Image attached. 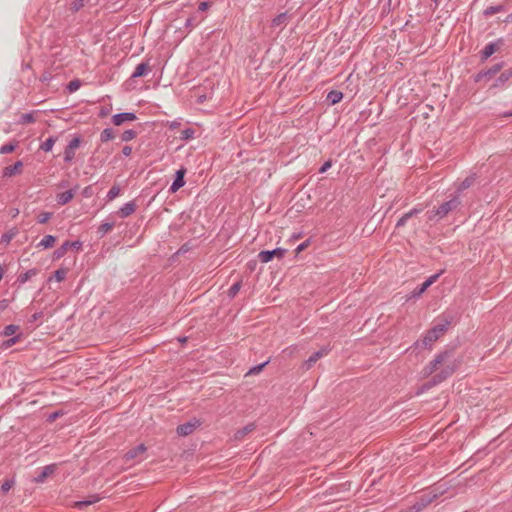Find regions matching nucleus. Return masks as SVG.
I'll return each instance as SVG.
<instances>
[{"instance_id":"f257e3e1","label":"nucleus","mask_w":512,"mask_h":512,"mask_svg":"<svg viewBox=\"0 0 512 512\" xmlns=\"http://www.w3.org/2000/svg\"><path fill=\"white\" fill-rule=\"evenodd\" d=\"M460 205V199L456 195L452 197L449 201H446L442 203L437 209H432L427 212V218L428 220H434V219H442L444 218L449 212L453 211Z\"/></svg>"},{"instance_id":"f03ea898","label":"nucleus","mask_w":512,"mask_h":512,"mask_svg":"<svg viewBox=\"0 0 512 512\" xmlns=\"http://www.w3.org/2000/svg\"><path fill=\"white\" fill-rule=\"evenodd\" d=\"M442 494L439 489H433L427 493L422 494L417 498V500L413 503L412 509L414 512H421L424 508H426L429 504H431L438 496Z\"/></svg>"},{"instance_id":"7ed1b4c3","label":"nucleus","mask_w":512,"mask_h":512,"mask_svg":"<svg viewBox=\"0 0 512 512\" xmlns=\"http://www.w3.org/2000/svg\"><path fill=\"white\" fill-rule=\"evenodd\" d=\"M445 367L437 374H435L429 381L430 386H434L440 384L448 377H450L456 370L457 364L455 361L449 360L445 365Z\"/></svg>"},{"instance_id":"20e7f679","label":"nucleus","mask_w":512,"mask_h":512,"mask_svg":"<svg viewBox=\"0 0 512 512\" xmlns=\"http://www.w3.org/2000/svg\"><path fill=\"white\" fill-rule=\"evenodd\" d=\"M452 357V351H443L436 355L434 360H432L425 368L424 372L427 375L433 374L439 365H445Z\"/></svg>"},{"instance_id":"39448f33","label":"nucleus","mask_w":512,"mask_h":512,"mask_svg":"<svg viewBox=\"0 0 512 512\" xmlns=\"http://www.w3.org/2000/svg\"><path fill=\"white\" fill-rule=\"evenodd\" d=\"M504 67V62H498L494 65H492L490 68H488L487 70H482L480 71L479 73H477L475 76H474V81L475 82H480L482 81L483 79H487V80H490L492 77H494L497 73H499L502 68Z\"/></svg>"},{"instance_id":"423d86ee","label":"nucleus","mask_w":512,"mask_h":512,"mask_svg":"<svg viewBox=\"0 0 512 512\" xmlns=\"http://www.w3.org/2000/svg\"><path fill=\"white\" fill-rule=\"evenodd\" d=\"M439 338L437 335L432 334V330L429 329L426 334L423 336L422 339L417 340L411 347V348H422V349H432L433 344L438 340Z\"/></svg>"},{"instance_id":"0eeeda50","label":"nucleus","mask_w":512,"mask_h":512,"mask_svg":"<svg viewBox=\"0 0 512 512\" xmlns=\"http://www.w3.org/2000/svg\"><path fill=\"white\" fill-rule=\"evenodd\" d=\"M286 252H287V250L284 248H276L273 250H264L258 254V258L262 263H268L275 257L278 259H282L285 256Z\"/></svg>"},{"instance_id":"6e6552de","label":"nucleus","mask_w":512,"mask_h":512,"mask_svg":"<svg viewBox=\"0 0 512 512\" xmlns=\"http://www.w3.org/2000/svg\"><path fill=\"white\" fill-rule=\"evenodd\" d=\"M81 144V138L80 137H74L66 146L64 150V161L66 163H70L75 158V150L80 146Z\"/></svg>"},{"instance_id":"1a4fd4ad","label":"nucleus","mask_w":512,"mask_h":512,"mask_svg":"<svg viewBox=\"0 0 512 512\" xmlns=\"http://www.w3.org/2000/svg\"><path fill=\"white\" fill-rule=\"evenodd\" d=\"M201 425L200 420L194 418L184 424L177 427V434L180 436H188L194 432V430Z\"/></svg>"},{"instance_id":"9d476101","label":"nucleus","mask_w":512,"mask_h":512,"mask_svg":"<svg viewBox=\"0 0 512 512\" xmlns=\"http://www.w3.org/2000/svg\"><path fill=\"white\" fill-rule=\"evenodd\" d=\"M330 347L329 346H324L322 347L320 350L314 352L305 362H304V367L306 368V370H309L310 368L313 367V365L319 360L321 359L322 357L328 355V353L330 352Z\"/></svg>"},{"instance_id":"9b49d317","label":"nucleus","mask_w":512,"mask_h":512,"mask_svg":"<svg viewBox=\"0 0 512 512\" xmlns=\"http://www.w3.org/2000/svg\"><path fill=\"white\" fill-rule=\"evenodd\" d=\"M185 174H186V168H184V167H181L180 169H178L176 171L175 179L169 188V191L171 193L177 192L180 188H182L185 185V180H184Z\"/></svg>"},{"instance_id":"f8f14e48","label":"nucleus","mask_w":512,"mask_h":512,"mask_svg":"<svg viewBox=\"0 0 512 512\" xmlns=\"http://www.w3.org/2000/svg\"><path fill=\"white\" fill-rule=\"evenodd\" d=\"M502 43L503 41L501 39L497 40L496 42L488 43L480 53L481 60L486 61L490 56H492L496 51L500 49Z\"/></svg>"},{"instance_id":"ddd939ff","label":"nucleus","mask_w":512,"mask_h":512,"mask_svg":"<svg viewBox=\"0 0 512 512\" xmlns=\"http://www.w3.org/2000/svg\"><path fill=\"white\" fill-rule=\"evenodd\" d=\"M137 119V116L135 115V113H132V112H123V113H118V114H115L112 116V123L115 125V126H120L122 125L124 122H127V121H134Z\"/></svg>"},{"instance_id":"4468645a","label":"nucleus","mask_w":512,"mask_h":512,"mask_svg":"<svg viewBox=\"0 0 512 512\" xmlns=\"http://www.w3.org/2000/svg\"><path fill=\"white\" fill-rule=\"evenodd\" d=\"M23 168V162L21 160L16 161L15 164L7 166L3 169L2 176L5 178L13 177L21 174Z\"/></svg>"},{"instance_id":"2eb2a0df","label":"nucleus","mask_w":512,"mask_h":512,"mask_svg":"<svg viewBox=\"0 0 512 512\" xmlns=\"http://www.w3.org/2000/svg\"><path fill=\"white\" fill-rule=\"evenodd\" d=\"M56 470V464H50L42 468L39 474L34 478V482L43 483Z\"/></svg>"},{"instance_id":"dca6fc26","label":"nucleus","mask_w":512,"mask_h":512,"mask_svg":"<svg viewBox=\"0 0 512 512\" xmlns=\"http://www.w3.org/2000/svg\"><path fill=\"white\" fill-rule=\"evenodd\" d=\"M512 79V68L504 70L499 77L495 80L492 87L493 88H502L506 85V83Z\"/></svg>"},{"instance_id":"f3484780","label":"nucleus","mask_w":512,"mask_h":512,"mask_svg":"<svg viewBox=\"0 0 512 512\" xmlns=\"http://www.w3.org/2000/svg\"><path fill=\"white\" fill-rule=\"evenodd\" d=\"M451 322L452 318L443 319L442 323H438L431 328L432 334H435L437 335L438 338H440L448 330V327L450 326Z\"/></svg>"},{"instance_id":"a211bd4d","label":"nucleus","mask_w":512,"mask_h":512,"mask_svg":"<svg viewBox=\"0 0 512 512\" xmlns=\"http://www.w3.org/2000/svg\"><path fill=\"white\" fill-rule=\"evenodd\" d=\"M136 210V204L134 201L125 203L118 211L117 214L120 218H126L133 214Z\"/></svg>"},{"instance_id":"6ab92c4d","label":"nucleus","mask_w":512,"mask_h":512,"mask_svg":"<svg viewBox=\"0 0 512 512\" xmlns=\"http://www.w3.org/2000/svg\"><path fill=\"white\" fill-rule=\"evenodd\" d=\"M150 71H151V67L149 65V62L148 61L142 62L136 66L131 77L132 78L143 77V76H146Z\"/></svg>"},{"instance_id":"aec40b11","label":"nucleus","mask_w":512,"mask_h":512,"mask_svg":"<svg viewBox=\"0 0 512 512\" xmlns=\"http://www.w3.org/2000/svg\"><path fill=\"white\" fill-rule=\"evenodd\" d=\"M147 448L144 444H139L138 446L130 449L125 454L126 461L137 458L139 455H142L146 452Z\"/></svg>"},{"instance_id":"412c9836","label":"nucleus","mask_w":512,"mask_h":512,"mask_svg":"<svg viewBox=\"0 0 512 512\" xmlns=\"http://www.w3.org/2000/svg\"><path fill=\"white\" fill-rule=\"evenodd\" d=\"M256 429V425L254 423H249L243 428L237 430L234 434V439L236 441H241L247 434L251 433Z\"/></svg>"},{"instance_id":"4be33fe9","label":"nucleus","mask_w":512,"mask_h":512,"mask_svg":"<svg viewBox=\"0 0 512 512\" xmlns=\"http://www.w3.org/2000/svg\"><path fill=\"white\" fill-rule=\"evenodd\" d=\"M476 174H471L469 175L468 177H466L460 184L459 186L457 187L456 189V192L457 193H461L463 192L464 190L468 189L469 187H471L474 182L476 181Z\"/></svg>"},{"instance_id":"5701e85b","label":"nucleus","mask_w":512,"mask_h":512,"mask_svg":"<svg viewBox=\"0 0 512 512\" xmlns=\"http://www.w3.org/2000/svg\"><path fill=\"white\" fill-rule=\"evenodd\" d=\"M422 211V209H418V208H413L412 210H410L409 212L405 213L396 223V227L399 228V227H403L405 226V224L407 223V221L413 217L414 215H417L418 213H420Z\"/></svg>"},{"instance_id":"b1692460","label":"nucleus","mask_w":512,"mask_h":512,"mask_svg":"<svg viewBox=\"0 0 512 512\" xmlns=\"http://www.w3.org/2000/svg\"><path fill=\"white\" fill-rule=\"evenodd\" d=\"M343 98V93L338 90H331L326 97L327 102L330 105H335L339 103Z\"/></svg>"},{"instance_id":"393cba45","label":"nucleus","mask_w":512,"mask_h":512,"mask_svg":"<svg viewBox=\"0 0 512 512\" xmlns=\"http://www.w3.org/2000/svg\"><path fill=\"white\" fill-rule=\"evenodd\" d=\"M73 197H74L73 191L67 190L65 192L58 194L56 200L59 205H65L68 202H70L73 199Z\"/></svg>"},{"instance_id":"a878e982","label":"nucleus","mask_w":512,"mask_h":512,"mask_svg":"<svg viewBox=\"0 0 512 512\" xmlns=\"http://www.w3.org/2000/svg\"><path fill=\"white\" fill-rule=\"evenodd\" d=\"M38 272H39L38 269L33 268V269L26 271L25 273H21L17 278V282L19 284H24L28 280H30L32 277L36 276L38 274Z\"/></svg>"},{"instance_id":"bb28decb","label":"nucleus","mask_w":512,"mask_h":512,"mask_svg":"<svg viewBox=\"0 0 512 512\" xmlns=\"http://www.w3.org/2000/svg\"><path fill=\"white\" fill-rule=\"evenodd\" d=\"M99 500H100V498L97 495H91V496H89V498L87 500L76 501L74 503L73 507H75L77 509H83L84 507L94 504V503L98 502Z\"/></svg>"},{"instance_id":"cd10ccee","label":"nucleus","mask_w":512,"mask_h":512,"mask_svg":"<svg viewBox=\"0 0 512 512\" xmlns=\"http://www.w3.org/2000/svg\"><path fill=\"white\" fill-rule=\"evenodd\" d=\"M19 142L17 140H12L9 143L2 145L0 147V154H9L15 151L18 147Z\"/></svg>"},{"instance_id":"c85d7f7f","label":"nucleus","mask_w":512,"mask_h":512,"mask_svg":"<svg viewBox=\"0 0 512 512\" xmlns=\"http://www.w3.org/2000/svg\"><path fill=\"white\" fill-rule=\"evenodd\" d=\"M69 249L67 241H65L60 247L53 252V259L58 260L65 256Z\"/></svg>"},{"instance_id":"c756f323","label":"nucleus","mask_w":512,"mask_h":512,"mask_svg":"<svg viewBox=\"0 0 512 512\" xmlns=\"http://www.w3.org/2000/svg\"><path fill=\"white\" fill-rule=\"evenodd\" d=\"M56 238L52 235H46L37 245V247H42L44 249L53 247Z\"/></svg>"},{"instance_id":"7c9ffc66","label":"nucleus","mask_w":512,"mask_h":512,"mask_svg":"<svg viewBox=\"0 0 512 512\" xmlns=\"http://www.w3.org/2000/svg\"><path fill=\"white\" fill-rule=\"evenodd\" d=\"M115 226V223L114 222H105L103 224H101L99 227H98V231L97 233L100 235V237H103L104 235H106L109 231H111Z\"/></svg>"},{"instance_id":"2f4dec72","label":"nucleus","mask_w":512,"mask_h":512,"mask_svg":"<svg viewBox=\"0 0 512 512\" xmlns=\"http://www.w3.org/2000/svg\"><path fill=\"white\" fill-rule=\"evenodd\" d=\"M57 138L56 137H49L47 138L41 145H40V149L43 150L44 152H49L52 150L55 142H56Z\"/></svg>"},{"instance_id":"473e14b6","label":"nucleus","mask_w":512,"mask_h":512,"mask_svg":"<svg viewBox=\"0 0 512 512\" xmlns=\"http://www.w3.org/2000/svg\"><path fill=\"white\" fill-rule=\"evenodd\" d=\"M115 137L114 131L112 128H106L104 129L100 134V140L102 142H108L112 140Z\"/></svg>"},{"instance_id":"72a5a7b5","label":"nucleus","mask_w":512,"mask_h":512,"mask_svg":"<svg viewBox=\"0 0 512 512\" xmlns=\"http://www.w3.org/2000/svg\"><path fill=\"white\" fill-rule=\"evenodd\" d=\"M505 10L503 5L489 6L484 10L485 16H492L496 13L502 12Z\"/></svg>"},{"instance_id":"f704fd0d","label":"nucleus","mask_w":512,"mask_h":512,"mask_svg":"<svg viewBox=\"0 0 512 512\" xmlns=\"http://www.w3.org/2000/svg\"><path fill=\"white\" fill-rule=\"evenodd\" d=\"M121 189L118 185H113L107 193V200H114L116 197L120 195Z\"/></svg>"},{"instance_id":"c9c22d12","label":"nucleus","mask_w":512,"mask_h":512,"mask_svg":"<svg viewBox=\"0 0 512 512\" xmlns=\"http://www.w3.org/2000/svg\"><path fill=\"white\" fill-rule=\"evenodd\" d=\"M241 286H242V282L241 281H237L235 282L228 290V297L229 298H234L238 292L240 291L241 289Z\"/></svg>"},{"instance_id":"e433bc0d","label":"nucleus","mask_w":512,"mask_h":512,"mask_svg":"<svg viewBox=\"0 0 512 512\" xmlns=\"http://www.w3.org/2000/svg\"><path fill=\"white\" fill-rule=\"evenodd\" d=\"M21 337H22V334L19 333V334L15 335L14 337L5 340L2 343V347L3 348H10V347H12L13 345H15L16 343H18L20 341Z\"/></svg>"},{"instance_id":"4c0bfd02","label":"nucleus","mask_w":512,"mask_h":512,"mask_svg":"<svg viewBox=\"0 0 512 512\" xmlns=\"http://www.w3.org/2000/svg\"><path fill=\"white\" fill-rule=\"evenodd\" d=\"M287 13H280L272 20V27H278L284 24L287 20Z\"/></svg>"},{"instance_id":"58836bf2","label":"nucleus","mask_w":512,"mask_h":512,"mask_svg":"<svg viewBox=\"0 0 512 512\" xmlns=\"http://www.w3.org/2000/svg\"><path fill=\"white\" fill-rule=\"evenodd\" d=\"M136 136H137V132L135 130L129 129V130L124 131L121 134V140L123 142H128V141L133 140Z\"/></svg>"},{"instance_id":"ea45409f","label":"nucleus","mask_w":512,"mask_h":512,"mask_svg":"<svg viewBox=\"0 0 512 512\" xmlns=\"http://www.w3.org/2000/svg\"><path fill=\"white\" fill-rule=\"evenodd\" d=\"M36 121L33 113H24L21 115L19 119V124H28V123H34Z\"/></svg>"},{"instance_id":"a19ab883","label":"nucleus","mask_w":512,"mask_h":512,"mask_svg":"<svg viewBox=\"0 0 512 512\" xmlns=\"http://www.w3.org/2000/svg\"><path fill=\"white\" fill-rule=\"evenodd\" d=\"M18 330H19V326L18 325L10 324V325H7L4 328L2 334L4 336L8 337V336L14 335Z\"/></svg>"},{"instance_id":"79ce46f5","label":"nucleus","mask_w":512,"mask_h":512,"mask_svg":"<svg viewBox=\"0 0 512 512\" xmlns=\"http://www.w3.org/2000/svg\"><path fill=\"white\" fill-rule=\"evenodd\" d=\"M428 289V287L426 286V284L423 282L420 286L416 287L412 293H411V297L412 298H418L420 297L426 290Z\"/></svg>"},{"instance_id":"37998d69","label":"nucleus","mask_w":512,"mask_h":512,"mask_svg":"<svg viewBox=\"0 0 512 512\" xmlns=\"http://www.w3.org/2000/svg\"><path fill=\"white\" fill-rule=\"evenodd\" d=\"M84 5H85V0H74L70 4V11L73 13H76L79 10H81L84 7Z\"/></svg>"},{"instance_id":"c03bdc74","label":"nucleus","mask_w":512,"mask_h":512,"mask_svg":"<svg viewBox=\"0 0 512 512\" xmlns=\"http://www.w3.org/2000/svg\"><path fill=\"white\" fill-rule=\"evenodd\" d=\"M80 87H81V81L79 79H74L68 83L67 90L69 93H74Z\"/></svg>"},{"instance_id":"a18cd8bd","label":"nucleus","mask_w":512,"mask_h":512,"mask_svg":"<svg viewBox=\"0 0 512 512\" xmlns=\"http://www.w3.org/2000/svg\"><path fill=\"white\" fill-rule=\"evenodd\" d=\"M66 275L67 270L60 268L54 272L53 278H55L57 282H62L66 278Z\"/></svg>"},{"instance_id":"49530a36","label":"nucleus","mask_w":512,"mask_h":512,"mask_svg":"<svg viewBox=\"0 0 512 512\" xmlns=\"http://www.w3.org/2000/svg\"><path fill=\"white\" fill-rule=\"evenodd\" d=\"M15 485L14 478L6 479L1 485V491L7 493Z\"/></svg>"},{"instance_id":"de8ad7c7","label":"nucleus","mask_w":512,"mask_h":512,"mask_svg":"<svg viewBox=\"0 0 512 512\" xmlns=\"http://www.w3.org/2000/svg\"><path fill=\"white\" fill-rule=\"evenodd\" d=\"M203 20V18H200L198 19L196 16H191L189 17L186 22H185V26L187 28H194L195 26H197L201 21Z\"/></svg>"},{"instance_id":"09e8293b","label":"nucleus","mask_w":512,"mask_h":512,"mask_svg":"<svg viewBox=\"0 0 512 512\" xmlns=\"http://www.w3.org/2000/svg\"><path fill=\"white\" fill-rule=\"evenodd\" d=\"M195 130L192 128H186L181 132V139L189 140L194 137Z\"/></svg>"},{"instance_id":"8fccbe9b","label":"nucleus","mask_w":512,"mask_h":512,"mask_svg":"<svg viewBox=\"0 0 512 512\" xmlns=\"http://www.w3.org/2000/svg\"><path fill=\"white\" fill-rule=\"evenodd\" d=\"M52 217V213L51 212H41L38 217H37V220L39 223L41 224H44L46 222H48Z\"/></svg>"},{"instance_id":"3c124183","label":"nucleus","mask_w":512,"mask_h":512,"mask_svg":"<svg viewBox=\"0 0 512 512\" xmlns=\"http://www.w3.org/2000/svg\"><path fill=\"white\" fill-rule=\"evenodd\" d=\"M443 273V271H440L439 273H436L434 275H431L429 278H427L424 283L426 284V286L429 288L433 283H435L437 281V279L439 278V276Z\"/></svg>"},{"instance_id":"603ef678","label":"nucleus","mask_w":512,"mask_h":512,"mask_svg":"<svg viewBox=\"0 0 512 512\" xmlns=\"http://www.w3.org/2000/svg\"><path fill=\"white\" fill-rule=\"evenodd\" d=\"M443 273V271H440L439 273H436L434 275H431L429 278H427L424 283L426 284V286L429 288L433 283H435L437 281V279L439 278V276Z\"/></svg>"},{"instance_id":"864d4df0","label":"nucleus","mask_w":512,"mask_h":512,"mask_svg":"<svg viewBox=\"0 0 512 512\" xmlns=\"http://www.w3.org/2000/svg\"><path fill=\"white\" fill-rule=\"evenodd\" d=\"M268 363V361L262 363V364H259L257 366H254L253 368H251L248 372V374H257L259 373L260 371H262V369L266 366V364Z\"/></svg>"},{"instance_id":"5fc2aeb1","label":"nucleus","mask_w":512,"mask_h":512,"mask_svg":"<svg viewBox=\"0 0 512 512\" xmlns=\"http://www.w3.org/2000/svg\"><path fill=\"white\" fill-rule=\"evenodd\" d=\"M68 243V246L69 248H73V249H76V250H80L82 248V242L77 240V241H67Z\"/></svg>"},{"instance_id":"6e6d98bb","label":"nucleus","mask_w":512,"mask_h":512,"mask_svg":"<svg viewBox=\"0 0 512 512\" xmlns=\"http://www.w3.org/2000/svg\"><path fill=\"white\" fill-rule=\"evenodd\" d=\"M308 246H309V240L304 241L303 243L298 245V247L296 248V250H295L296 254H299L300 252L305 250Z\"/></svg>"},{"instance_id":"4d7b16f0","label":"nucleus","mask_w":512,"mask_h":512,"mask_svg":"<svg viewBox=\"0 0 512 512\" xmlns=\"http://www.w3.org/2000/svg\"><path fill=\"white\" fill-rule=\"evenodd\" d=\"M332 166V161L328 160L320 167L319 172L324 173Z\"/></svg>"},{"instance_id":"13d9d810","label":"nucleus","mask_w":512,"mask_h":512,"mask_svg":"<svg viewBox=\"0 0 512 512\" xmlns=\"http://www.w3.org/2000/svg\"><path fill=\"white\" fill-rule=\"evenodd\" d=\"M9 306V300L8 299H2L0 300V313L5 311Z\"/></svg>"},{"instance_id":"bf43d9fd","label":"nucleus","mask_w":512,"mask_h":512,"mask_svg":"<svg viewBox=\"0 0 512 512\" xmlns=\"http://www.w3.org/2000/svg\"><path fill=\"white\" fill-rule=\"evenodd\" d=\"M211 6L210 2L204 1L201 2L198 6V11H206Z\"/></svg>"},{"instance_id":"052dcab7","label":"nucleus","mask_w":512,"mask_h":512,"mask_svg":"<svg viewBox=\"0 0 512 512\" xmlns=\"http://www.w3.org/2000/svg\"><path fill=\"white\" fill-rule=\"evenodd\" d=\"M13 237H14V233H5L2 236V242L9 243Z\"/></svg>"},{"instance_id":"680f3d73","label":"nucleus","mask_w":512,"mask_h":512,"mask_svg":"<svg viewBox=\"0 0 512 512\" xmlns=\"http://www.w3.org/2000/svg\"><path fill=\"white\" fill-rule=\"evenodd\" d=\"M122 153H123L124 156L128 157L132 153V148L130 146L126 145V146L123 147Z\"/></svg>"},{"instance_id":"e2e57ef3","label":"nucleus","mask_w":512,"mask_h":512,"mask_svg":"<svg viewBox=\"0 0 512 512\" xmlns=\"http://www.w3.org/2000/svg\"><path fill=\"white\" fill-rule=\"evenodd\" d=\"M42 316V312H36L34 313L31 318L29 319V322L30 323H34L35 321H37L40 317Z\"/></svg>"},{"instance_id":"0e129e2a","label":"nucleus","mask_w":512,"mask_h":512,"mask_svg":"<svg viewBox=\"0 0 512 512\" xmlns=\"http://www.w3.org/2000/svg\"><path fill=\"white\" fill-rule=\"evenodd\" d=\"M205 100H206V96L205 95H201V96L198 97L197 102L198 103H203Z\"/></svg>"},{"instance_id":"69168bd1","label":"nucleus","mask_w":512,"mask_h":512,"mask_svg":"<svg viewBox=\"0 0 512 512\" xmlns=\"http://www.w3.org/2000/svg\"><path fill=\"white\" fill-rule=\"evenodd\" d=\"M58 416V413H54L50 416V419L51 420H54L56 417Z\"/></svg>"},{"instance_id":"338daca9","label":"nucleus","mask_w":512,"mask_h":512,"mask_svg":"<svg viewBox=\"0 0 512 512\" xmlns=\"http://www.w3.org/2000/svg\"><path fill=\"white\" fill-rule=\"evenodd\" d=\"M507 22H510L512 21V13L510 15H508L507 19H506Z\"/></svg>"},{"instance_id":"774afa93","label":"nucleus","mask_w":512,"mask_h":512,"mask_svg":"<svg viewBox=\"0 0 512 512\" xmlns=\"http://www.w3.org/2000/svg\"><path fill=\"white\" fill-rule=\"evenodd\" d=\"M179 341H180V342H186V341H187V338H186V337L179 338Z\"/></svg>"}]
</instances>
